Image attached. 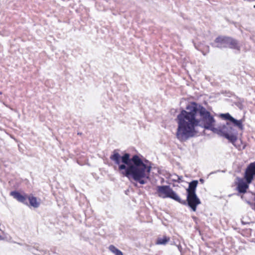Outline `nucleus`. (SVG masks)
<instances>
[{"label":"nucleus","instance_id":"nucleus-1","mask_svg":"<svg viewBox=\"0 0 255 255\" xmlns=\"http://www.w3.org/2000/svg\"><path fill=\"white\" fill-rule=\"evenodd\" d=\"M178 127L176 137L181 141H185L193 137L197 133L198 127L211 130L215 128V120L205 107L195 102L187 105L182 110L176 119Z\"/></svg>","mask_w":255,"mask_h":255},{"label":"nucleus","instance_id":"nucleus-2","mask_svg":"<svg viewBox=\"0 0 255 255\" xmlns=\"http://www.w3.org/2000/svg\"><path fill=\"white\" fill-rule=\"evenodd\" d=\"M110 158L118 166L119 172L123 176L142 185L147 183L151 167L144 163L138 155L131 157L130 154L125 153L121 156L117 150H114Z\"/></svg>","mask_w":255,"mask_h":255},{"label":"nucleus","instance_id":"nucleus-3","mask_svg":"<svg viewBox=\"0 0 255 255\" xmlns=\"http://www.w3.org/2000/svg\"><path fill=\"white\" fill-rule=\"evenodd\" d=\"M212 131L214 133L225 137L233 144H235L237 140L238 131L229 123H227L226 125H224L218 128H214L212 129Z\"/></svg>","mask_w":255,"mask_h":255},{"label":"nucleus","instance_id":"nucleus-4","mask_svg":"<svg viewBox=\"0 0 255 255\" xmlns=\"http://www.w3.org/2000/svg\"><path fill=\"white\" fill-rule=\"evenodd\" d=\"M157 192L158 196L161 198H170L176 201H179V197L169 186H158L157 187Z\"/></svg>","mask_w":255,"mask_h":255},{"label":"nucleus","instance_id":"nucleus-5","mask_svg":"<svg viewBox=\"0 0 255 255\" xmlns=\"http://www.w3.org/2000/svg\"><path fill=\"white\" fill-rule=\"evenodd\" d=\"M182 204L188 205L193 211H196L197 206L201 204V201L196 193H187L186 200H182L179 198V201H177Z\"/></svg>","mask_w":255,"mask_h":255},{"label":"nucleus","instance_id":"nucleus-6","mask_svg":"<svg viewBox=\"0 0 255 255\" xmlns=\"http://www.w3.org/2000/svg\"><path fill=\"white\" fill-rule=\"evenodd\" d=\"M255 176V162L251 163L246 169L245 179L247 183H251Z\"/></svg>","mask_w":255,"mask_h":255},{"label":"nucleus","instance_id":"nucleus-7","mask_svg":"<svg viewBox=\"0 0 255 255\" xmlns=\"http://www.w3.org/2000/svg\"><path fill=\"white\" fill-rule=\"evenodd\" d=\"M229 37L219 36L217 37L212 45L218 48H227Z\"/></svg>","mask_w":255,"mask_h":255},{"label":"nucleus","instance_id":"nucleus-8","mask_svg":"<svg viewBox=\"0 0 255 255\" xmlns=\"http://www.w3.org/2000/svg\"><path fill=\"white\" fill-rule=\"evenodd\" d=\"M227 47L231 49H234L240 51L241 50V44L238 40L229 37Z\"/></svg>","mask_w":255,"mask_h":255},{"label":"nucleus","instance_id":"nucleus-9","mask_svg":"<svg viewBox=\"0 0 255 255\" xmlns=\"http://www.w3.org/2000/svg\"><path fill=\"white\" fill-rule=\"evenodd\" d=\"M10 194L20 202L24 204L26 202V199L25 197L20 194L17 191H12L10 192Z\"/></svg>","mask_w":255,"mask_h":255},{"label":"nucleus","instance_id":"nucleus-10","mask_svg":"<svg viewBox=\"0 0 255 255\" xmlns=\"http://www.w3.org/2000/svg\"><path fill=\"white\" fill-rule=\"evenodd\" d=\"M197 180H193L189 184V187L186 189L187 193H196V189L198 184Z\"/></svg>","mask_w":255,"mask_h":255},{"label":"nucleus","instance_id":"nucleus-11","mask_svg":"<svg viewBox=\"0 0 255 255\" xmlns=\"http://www.w3.org/2000/svg\"><path fill=\"white\" fill-rule=\"evenodd\" d=\"M248 185L244 182H240L238 185V189L240 193H244L246 192Z\"/></svg>","mask_w":255,"mask_h":255},{"label":"nucleus","instance_id":"nucleus-12","mask_svg":"<svg viewBox=\"0 0 255 255\" xmlns=\"http://www.w3.org/2000/svg\"><path fill=\"white\" fill-rule=\"evenodd\" d=\"M30 205L34 208H37L39 206V203L37 202L36 197L33 196L29 197L28 198Z\"/></svg>","mask_w":255,"mask_h":255},{"label":"nucleus","instance_id":"nucleus-13","mask_svg":"<svg viewBox=\"0 0 255 255\" xmlns=\"http://www.w3.org/2000/svg\"><path fill=\"white\" fill-rule=\"evenodd\" d=\"M109 250L114 253L115 255H119L123 253L120 250L118 249L113 245H110L109 247Z\"/></svg>","mask_w":255,"mask_h":255},{"label":"nucleus","instance_id":"nucleus-14","mask_svg":"<svg viewBox=\"0 0 255 255\" xmlns=\"http://www.w3.org/2000/svg\"><path fill=\"white\" fill-rule=\"evenodd\" d=\"M231 122L233 123L235 126L238 127L240 129H243V126L242 124V122L241 120H237L235 118H233L232 119V121H231Z\"/></svg>","mask_w":255,"mask_h":255},{"label":"nucleus","instance_id":"nucleus-15","mask_svg":"<svg viewBox=\"0 0 255 255\" xmlns=\"http://www.w3.org/2000/svg\"><path fill=\"white\" fill-rule=\"evenodd\" d=\"M169 240V238H167L166 237H164L163 238H159L157 241V244L158 245H165L166 244Z\"/></svg>","mask_w":255,"mask_h":255},{"label":"nucleus","instance_id":"nucleus-16","mask_svg":"<svg viewBox=\"0 0 255 255\" xmlns=\"http://www.w3.org/2000/svg\"><path fill=\"white\" fill-rule=\"evenodd\" d=\"M195 47L198 50L202 51V52L204 55H205L207 53H208L209 52V47L208 46H206L203 49H202L200 47H197L195 44Z\"/></svg>","mask_w":255,"mask_h":255},{"label":"nucleus","instance_id":"nucleus-17","mask_svg":"<svg viewBox=\"0 0 255 255\" xmlns=\"http://www.w3.org/2000/svg\"><path fill=\"white\" fill-rule=\"evenodd\" d=\"M221 116L222 118H224L225 120H229L231 122L232 121V119L234 118L229 113L223 114Z\"/></svg>","mask_w":255,"mask_h":255},{"label":"nucleus","instance_id":"nucleus-18","mask_svg":"<svg viewBox=\"0 0 255 255\" xmlns=\"http://www.w3.org/2000/svg\"><path fill=\"white\" fill-rule=\"evenodd\" d=\"M175 176H176L177 179L173 178V180H174L175 181H177L179 183L183 181L182 180V176H179L177 175H175Z\"/></svg>","mask_w":255,"mask_h":255},{"label":"nucleus","instance_id":"nucleus-19","mask_svg":"<svg viewBox=\"0 0 255 255\" xmlns=\"http://www.w3.org/2000/svg\"><path fill=\"white\" fill-rule=\"evenodd\" d=\"M200 181L201 182H203V181H204L203 179H200Z\"/></svg>","mask_w":255,"mask_h":255},{"label":"nucleus","instance_id":"nucleus-20","mask_svg":"<svg viewBox=\"0 0 255 255\" xmlns=\"http://www.w3.org/2000/svg\"><path fill=\"white\" fill-rule=\"evenodd\" d=\"M173 176L174 177V178H176V179H177L176 176H175V175H173Z\"/></svg>","mask_w":255,"mask_h":255}]
</instances>
